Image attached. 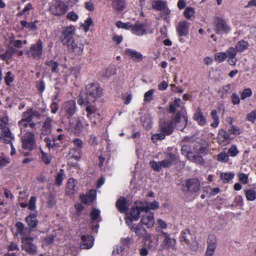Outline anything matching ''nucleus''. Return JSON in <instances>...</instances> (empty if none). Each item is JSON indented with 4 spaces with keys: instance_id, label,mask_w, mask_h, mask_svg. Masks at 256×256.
Masks as SVG:
<instances>
[{
    "instance_id": "nucleus-13",
    "label": "nucleus",
    "mask_w": 256,
    "mask_h": 256,
    "mask_svg": "<svg viewBox=\"0 0 256 256\" xmlns=\"http://www.w3.org/2000/svg\"><path fill=\"white\" fill-rule=\"evenodd\" d=\"M34 238L32 237L22 238V249L30 254L34 255L36 254V247L33 244Z\"/></svg>"
},
{
    "instance_id": "nucleus-4",
    "label": "nucleus",
    "mask_w": 256,
    "mask_h": 256,
    "mask_svg": "<svg viewBox=\"0 0 256 256\" xmlns=\"http://www.w3.org/2000/svg\"><path fill=\"white\" fill-rule=\"evenodd\" d=\"M86 98L94 102L100 98L103 94V89L100 84L96 82H92L86 86Z\"/></svg>"
},
{
    "instance_id": "nucleus-14",
    "label": "nucleus",
    "mask_w": 256,
    "mask_h": 256,
    "mask_svg": "<svg viewBox=\"0 0 256 256\" xmlns=\"http://www.w3.org/2000/svg\"><path fill=\"white\" fill-rule=\"evenodd\" d=\"M68 10V6L62 1H57L50 8L51 13L56 16L64 14Z\"/></svg>"
},
{
    "instance_id": "nucleus-52",
    "label": "nucleus",
    "mask_w": 256,
    "mask_h": 256,
    "mask_svg": "<svg viewBox=\"0 0 256 256\" xmlns=\"http://www.w3.org/2000/svg\"><path fill=\"white\" fill-rule=\"evenodd\" d=\"M100 216V210L96 208L92 209L90 213V217L92 221H95L98 219Z\"/></svg>"
},
{
    "instance_id": "nucleus-17",
    "label": "nucleus",
    "mask_w": 256,
    "mask_h": 256,
    "mask_svg": "<svg viewBox=\"0 0 256 256\" xmlns=\"http://www.w3.org/2000/svg\"><path fill=\"white\" fill-rule=\"evenodd\" d=\"M8 119L6 118H0V141L4 138H11V132L8 126Z\"/></svg>"
},
{
    "instance_id": "nucleus-1",
    "label": "nucleus",
    "mask_w": 256,
    "mask_h": 256,
    "mask_svg": "<svg viewBox=\"0 0 256 256\" xmlns=\"http://www.w3.org/2000/svg\"><path fill=\"white\" fill-rule=\"evenodd\" d=\"M182 102L180 98H175L174 102H170L168 112L169 114H174L175 116L171 118L170 122L174 126L180 122L181 118L184 116L186 112L185 108L182 106Z\"/></svg>"
},
{
    "instance_id": "nucleus-63",
    "label": "nucleus",
    "mask_w": 256,
    "mask_h": 256,
    "mask_svg": "<svg viewBox=\"0 0 256 256\" xmlns=\"http://www.w3.org/2000/svg\"><path fill=\"white\" fill-rule=\"evenodd\" d=\"M6 84L7 86H10V84L13 82L14 80V78L12 76V74L11 72L8 71L6 74V76L4 78Z\"/></svg>"
},
{
    "instance_id": "nucleus-55",
    "label": "nucleus",
    "mask_w": 256,
    "mask_h": 256,
    "mask_svg": "<svg viewBox=\"0 0 256 256\" xmlns=\"http://www.w3.org/2000/svg\"><path fill=\"white\" fill-rule=\"evenodd\" d=\"M238 51L236 50L234 47H230L226 51V58H232L234 57H236Z\"/></svg>"
},
{
    "instance_id": "nucleus-7",
    "label": "nucleus",
    "mask_w": 256,
    "mask_h": 256,
    "mask_svg": "<svg viewBox=\"0 0 256 256\" xmlns=\"http://www.w3.org/2000/svg\"><path fill=\"white\" fill-rule=\"evenodd\" d=\"M76 34V28L73 26H66L61 32L60 37V40L62 44L64 46L70 44L73 40L76 39L74 38Z\"/></svg>"
},
{
    "instance_id": "nucleus-35",
    "label": "nucleus",
    "mask_w": 256,
    "mask_h": 256,
    "mask_svg": "<svg viewBox=\"0 0 256 256\" xmlns=\"http://www.w3.org/2000/svg\"><path fill=\"white\" fill-rule=\"evenodd\" d=\"M152 8L158 11H162L166 7V2L162 0H156L152 2Z\"/></svg>"
},
{
    "instance_id": "nucleus-46",
    "label": "nucleus",
    "mask_w": 256,
    "mask_h": 256,
    "mask_svg": "<svg viewBox=\"0 0 256 256\" xmlns=\"http://www.w3.org/2000/svg\"><path fill=\"white\" fill-rule=\"evenodd\" d=\"M195 13L194 9L192 7H187L186 8L184 16L188 20H191Z\"/></svg>"
},
{
    "instance_id": "nucleus-8",
    "label": "nucleus",
    "mask_w": 256,
    "mask_h": 256,
    "mask_svg": "<svg viewBox=\"0 0 256 256\" xmlns=\"http://www.w3.org/2000/svg\"><path fill=\"white\" fill-rule=\"evenodd\" d=\"M76 106L74 100H70L63 102L61 112L68 119L72 118L76 112Z\"/></svg>"
},
{
    "instance_id": "nucleus-19",
    "label": "nucleus",
    "mask_w": 256,
    "mask_h": 256,
    "mask_svg": "<svg viewBox=\"0 0 256 256\" xmlns=\"http://www.w3.org/2000/svg\"><path fill=\"white\" fill-rule=\"evenodd\" d=\"M96 190L92 189L87 192L86 194L80 195V198L84 204L90 205L96 200Z\"/></svg>"
},
{
    "instance_id": "nucleus-58",
    "label": "nucleus",
    "mask_w": 256,
    "mask_h": 256,
    "mask_svg": "<svg viewBox=\"0 0 256 256\" xmlns=\"http://www.w3.org/2000/svg\"><path fill=\"white\" fill-rule=\"evenodd\" d=\"M92 24V20L90 17L84 20V24H82V26L85 32H87L89 30L90 27Z\"/></svg>"
},
{
    "instance_id": "nucleus-26",
    "label": "nucleus",
    "mask_w": 256,
    "mask_h": 256,
    "mask_svg": "<svg viewBox=\"0 0 256 256\" xmlns=\"http://www.w3.org/2000/svg\"><path fill=\"white\" fill-rule=\"evenodd\" d=\"M174 126L172 125V122H170V121H164L160 124V132H164L167 134V136L171 134L174 131Z\"/></svg>"
},
{
    "instance_id": "nucleus-15",
    "label": "nucleus",
    "mask_w": 256,
    "mask_h": 256,
    "mask_svg": "<svg viewBox=\"0 0 256 256\" xmlns=\"http://www.w3.org/2000/svg\"><path fill=\"white\" fill-rule=\"evenodd\" d=\"M186 190L191 194H195L200 189V180L196 178L188 179L185 182Z\"/></svg>"
},
{
    "instance_id": "nucleus-56",
    "label": "nucleus",
    "mask_w": 256,
    "mask_h": 256,
    "mask_svg": "<svg viewBox=\"0 0 256 256\" xmlns=\"http://www.w3.org/2000/svg\"><path fill=\"white\" fill-rule=\"evenodd\" d=\"M230 135L233 134L235 136H238L242 133L240 129L234 125L232 126L228 130Z\"/></svg>"
},
{
    "instance_id": "nucleus-47",
    "label": "nucleus",
    "mask_w": 256,
    "mask_h": 256,
    "mask_svg": "<svg viewBox=\"0 0 256 256\" xmlns=\"http://www.w3.org/2000/svg\"><path fill=\"white\" fill-rule=\"evenodd\" d=\"M226 58V54L225 52H220L214 54V59L219 63L223 62Z\"/></svg>"
},
{
    "instance_id": "nucleus-31",
    "label": "nucleus",
    "mask_w": 256,
    "mask_h": 256,
    "mask_svg": "<svg viewBox=\"0 0 256 256\" xmlns=\"http://www.w3.org/2000/svg\"><path fill=\"white\" fill-rule=\"evenodd\" d=\"M116 206L120 213L126 212L128 210L127 202L124 197L120 198L116 202Z\"/></svg>"
},
{
    "instance_id": "nucleus-32",
    "label": "nucleus",
    "mask_w": 256,
    "mask_h": 256,
    "mask_svg": "<svg viewBox=\"0 0 256 256\" xmlns=\"http://www.w3.org/2000/svg\"><path fill=\"white\" fill-rule=\"evenodd\" d=\"M180 242H184L186 244H190L192 240V234L189 229H186L182 230L180 234Z\"/></svg>"
},
{
    "instance_id": "nucleus-51",
    "label": "nucleus",
    "mask_w": 256,
    "mask_h": 256,
    "mask_svg": "<svg viewBox=\"0 0 256 256\" xmlns=\"http://www.w3.org/2000/svg\"><path fill=\"white\" fill-rule=\"evenodd\" d=\"M22 119L28 122H31L33 119L30 108L26 112H24L22 113Z\"/></svg>"
},
{
    "instance_id": "nucleus-44",
    "label": "nucleus",
    "mask_w": 256,
    "mask_h": 256,
    "mask_svg": "<svg viewBox=\"0 0 256 256\" xmlns=\"http://www.w3.org/2000/svg\"><path fill=\"white\" fill-rule=\"evenodd\" d=\"M245 194L248 200L254 201L256 199V191L254 190H246Z\"/></svg>"
},
{
    "instance_id": "nucleus-34",
    "label": "nucleus",
    "mask_w": 256,
    "mask_h": 256,
    "mask_svg": "<svg viewBox=\"0 0 256 256\" xmlns=\"http://www.w3.org/2000/svg\"><path fill=\"white\" fill-rule=\"evenodd\" d=\"M16 228V232L14 236H23L26 234V228L23 223L20 222H18L15 224Z\"/></svg>"
},
{
    "instance_id": "nucleus-64",
    "label": "nucleus",
    "mask_w": 256,
    "mask_h": 256,
    "mask_svg": "<svg viewBox=\"0 0 256 256\" xmlns=\"http://www.w3.org/2000/svg\"><path fill=\"white\" fill-rule=\"evenodd\" d=\"M246 120L252 122H254L256 120V110L252 111L246 116Z\"/></svg>"
},
{
    "instance_id": "nucleus-41",
    "label": "nucleus",
    "mask_w": 256,
    "mask_h": 256,
    "mask_svg": "<svg viewBox=\"0 0 256 256\" xmlns=\"http://www.w3.org/2000/svg\"><path fill=\"white\" fill-rule=\"evenodd\" d=\"M231 88L230 84H227L225 86H224L222 87L219 90L218 93L220 94V98L224 99L226 98L228 92Z\"/></svg>"
},
{
    "instance_id": "nucleus-60",
    "label": "nucleus",
    "mask_w": 256,
    "mask_h": 256,
    "mask_svg": "<svg viewBox=\"0 0 256 256\" xmlns=\"http://www.w3.org/2000/svg\"><path fill=\"white\" fill-rule=\"evenodd\" d=\"M63 174L64 170H63L61 169L60 172L56 174V178L55 184L56 185L60 186L62 184L63 180Z\"/></svg>"
},
{
    "instance_id": "nucleus-39",
    "label": "nucleus",
    "mask_w": 256,
    "mask_h": 256,
    "mask_svg": "<svg viewBox=\"0 0 256 256\" xmlns=\"http://www.w3.org/2000/svg\"><path fill=\"white\" fill-rule=\"evenodd\" d=\"M216 160L222 163H227L229 160V156L226 152H222L216 156Z\"/></svg>"
},
{
    "instance_id": "nucleus-22",
    "label": "nucleus",
    "mask_w": 256,
    "mask_h": 256,
    "mask_svg": "<svg viewBox=\"0 0 256 256\" xmlns=\"http://www.w3.org/2000/svg\"><path fill=\"white\" fill-rule=\"evenodd\" d=\"M146 23L136 22L134 25H132L131 30L132 34L138 36H142L146 33Z\"/></svg>"
},
{
    "instance_id": "nucleus-12",
    "label": "nucleus",
    "mask_w": 256,
    "mask_h": 256,
    "mask_svg": "<svg viewBox=\"0 0 256 256\" xmlns=\"http://www.w3.org/2000/svg\"><path fill=\"white\" fill-rule=\"evenodd\" d=\"M68 51L75 56H81L84 52V44L80 38H76L67 46Z\"/></svg>"
},
{
    "instance_id": "nucleus-48",
    "label": "nucleus",
    "mask_w": 256,
    "mask_h": 256,
    "mask_svg": "<svg viewBox=\"0 0 256 256\" xmlns=\"http://www.w3.org/2000/svg\"><path fill=\"white\" fill-rule=\"evenodd\" d=\"M14 139V136H11V138H4L2 142L6 144H10L11 148L10 154L14 156L16 154V150L12 144V140Z\"/></svg>"
},
{
    "instance_id": "nucleus-49",
    "label": "nucleus",
    "mask_w": 256,
    "mask_h": 256,
    "mask_svg": "<svg viewBox=\"0 0 256 256\" xmlns=\"http://www.w3.org/2000/svg\"><path fill=\"white\" fill-rule=\"evenodd\" d=\"M58 94L54 96V98L52 99V102L50 104V112L52 114H55L57 112L58 110V102L55 101L57 99Z\"/></svg>"
},
{
    "instance_id": "nucleus-36",
    "label": "nucleus",
    "mask_w": 256,
    "mask_h": 256,
    "mask_svg": "<svg viewBox=\"0 0 256 256\" xmlns=\"http://www.w3.org/2000/svg\"><path fill=\"white\" fill-rule=\"evenodd\" d=\"M82 154V150L80 148H73L70 151V155L72 158L78 161L79 160Z\"/></svg>"
},
{
    "instance_id": "nucleus-16",
    "label": "nucleus",
    "mask_w": 256,
    "mask_h": 256,
    "mask_svg": "<svg viewBox=\"0 0 256 256\" xmlns=\"http://www.w3.org/2000/svg\"><path fill=\"white\" fill-rule=\"evenodd\" d=\"M232 138L228 130L227 132L224 129L219 130L217 139L218 144L221 146H226L229 144Z\"/></svg>"
},
{
    "instance_id": "nucleus-50",
    "label": "nucleus",
    "mask_w": 256,
    "mask_h": 256,
    "mask_svg": "<svg viewBox=\"0 0 256 256\" xmlns=\"http://www.w3.org/2000/svg\"><path fill=\"white\" fill-rule=\"evenodd\" d=\"M252 92L250 88H244L240 94V99L244 100L252 96Z\"/></svg>"
},
{
    "instance_id": "nucleus-27",
    "label": "nucleus",
    "mask_w": 256,
    "mask_h": 256,
    "mask_svg": "<svg viewBox=\"0 0 256 256\" xmlns=\"http://www.w3.org/2000/svg\"><path fill=\"white\" fill-rule=\"evenodd\" d=\"M52 119L47 117L42 124L41 132L42 134L48 135L52 132Z\"/></svg>"
},
{
    "instance_id": "nucleus-53",
    "label": "nucleus",
    "mask_w": 256,
    "mask_h": 256,
    "mask_svg": "<svg viewBox=\"0 0 256 256\" xmlns=\"http://www.w3.org/2000/svg\"><path fill=\"white\" fill-rule=\"evenodd\" d=\"M116 26L119 28H121L125 30H130V28L132 29V24L130 22L124 23L121 21H118L116 22Z\"/></svg>"
},
{
    "instance_id": "nucleus-28",
    "label": "nucleus",
    "mask_w": 256,
    "mask_h": 256,
    "mask_svg": "<svg viewBox=\"0 0 256 256\" xmlns=\"http://www.w3.org/2000/svg\"><path fill=\"white\" fill-rule=\"evenodd\" d=\"M160 236L164 238L162 244L165 248H168L170 247H172L174 246L176 244V240L174 238H170L169 234L162 231Z\"/></svg>"
},
{
    "instance_id": "nucleus-2",
    "label": "nucleus",
    "mask_w": 256,
    "mask_h": 256,
    "mask_svg": "<svg viewBox=\"0 0 256 256\" xmlns=\"http://www.w3.org/2000/svg\"><path fill=\"white\" fill-rule=\"evenodd\" d=\"M166 158L160 162L152 160L150 162L151 168L156 172H160L162 168H168L172 164H176L180 161L179 156L172 152L166 154Z\"/></svg>"
},
{
    "instance_id": "nucleus-11",
    "label": "nucleus",
    "mask_w": 256,
    "mask_h": 256,
    "mask_svg": "<svg viewBox=\"0 0 256 256\" xmlns=\"http://www.w3.org/2000/svg\"><path fill=\"white\" fill-rule=\"evenodd\" d=\"M22 142L24 149L32 150L36 148L35 136L32 132H26L22 138Z\"/></svg>"
},
{
    "instance_id": "nucleus-24",
    "label": "nucleus",
    "mask_w": 256,
    "mask_h": 256,
    "mask_svg": "<svg viewBox=\"0 0 256 256\" xmlns=\"http://www.w3.org/2000/svg\"><path fill=\"white\" fill-rule=\"evenodd\" d=\"M82 244L80 245V248L83 249H90L94 245V238L92 235H82L81 236Z\"/></svg>"
},
{
    "instance_id": "nucleus-61",
    "label": "nucleus",
    "mask_w": 256,
    "mask_h": 256,
    "mask_svg": "<svg viewBox=\"0 0 256 256\" xmlns=\"http://www.w3.org/2000/svg\"><path fill=\"white\" fill-rule=\"evenodd\" d=\"M66 18L72 22H76L78 19V16L74 12L72 11L68 13Z\"/></svg>"
},
{
    "instance_id": "nucleus-57",
    "label": "nucleus",
    "mask_w": 256,
    "mask_h": 256,
    "mask_svg": "<svg viewBox=\"0 0 256 256\" xmlns=\"http://www.w3.org/2000/svg\"><path fill=\"white\" fill-rule=\"evenodd\" d=\"M154 89H151L146 92L144 94V100L146 102H150L152 100V95L154 92Z\"/></svg>"
},
{
    "instance_id": "nucleus-37",
    "label": "nucleus",
    "mask_w": 256,
    "mask_h": 256,
    "mask_svg": "<svg viewBox=\"0 0 256 256\" xmlns=\"http://www.w3.org/2000/svg\"><path fill=\"white\" fill-rule=\"evenodd\" d=\"M249 44L248 42L241 40L236 44L235 48L238 52L242 53L246 50Z\"/></svg>"
},
{
    "instance_id": "nucleus-38",
    "label": "nucleus",
    "mask_w": 256,
    "mask_h": 256,
    "mask_svg": "<svg viewBox=\"0 0 256 256\" xmlns=\"http://www.w3.org/2000/svg\"><path fill=\"white\" fill-rule=\"evenodd\" d=\"M15 52L16 50L12 47L8 48L4 53L0 54V59L3 60H8L12 56Z\"/></svg>"
},
{
    "instance_id": "nucleus-6",
    "label": "nucleus",
    "mask_w": 256,
    "mask_h": 256,
    "mask_svg": "<svg viewBox=\"0 0 256 256\" xmlns=\"http://www.w3.org/2000/svg\"><path fill=\"white\" fill-rule=\"evenodd\" d=\"M144 208L140 203L138 206L133 205L129 212L126 214V218H125L126 225H130L134 221L138 220L144 212Z\"/></svg>"
},
{
    "instance_id": "nucleus-29",
    "label": "nucleus",
    "mask_w": 256,
    "mask_h": 256,
    "mask_svg": "<svg viewBox=\"0 0 256 256\" xmlns=\"http://www.w3.org/2000/svg\"><path fill=\"white\" fill-rule=\"evenodd\" d=\"M38 214L36 212L30 214L26 218V222L27 224L30 228H36L38 224V221L37 220Z\"/></svg>"
},
{
    "instance_id": "nucleus-21",
    "label": "nucleus",
    "mask_w": 256,
    "mask_h": 256,
    "mask_svg": "<svg viewBox=\"0 0 256 256\" xmlns=\"http://www.w3.org/2000/svg\"><path fill=\"white\" fill-rule=\"evenodd\" d=\"M124 53L126 55L134 62H140L144 58L142 54L140 52L133 49L126 48L124 50Z\"/></svg>"
},
{
    "instance_id": "nucleus-54",
    "label": "nucleus",
    "mask_w": 256,
    "mask_h": 256,
    "mask_svg": "<svg viewBox=\"0 0 256 256\" xmlns=\"http://www.w3.org/2000/svg\"><path fill=\"white\" fill-rule=\"evenodd\" d=\"M217 244H208L205 256H213Z\"/></svg>"
},
{
    "instance_id": "nucleus-23",
    "label": "nucleus",
    "mask_w": 256,
    "mask_h": 256,
    "mask_svg": "<svg viewBox=\"0 0 256 256\" xmlns=\"http://www.w3.org/2000/svg\"><path fill=\"white\" fill-rule=\"evenodd\" d=\"M130 230L134 232L136 234L139 236L140 238L145 236L146 230L145 228L140 224H133L132 223L130 225H127Z\"/></svg>"
},
{
    "instance_id": "nucleus-10",
    "label": "nucleus",
    "mask_w": 256,
    "mask_h": 256,
    "mask_svg": "<svg viewBox=\"0 0 256 256\" xmlns=\"http://www.w3.org/2000/svg\"><path fill=\"white\" fill-rule=\"evenodd\" d=\"M190 23L186 20L180 22L176 26V31L178 36L179 41L184 42L182 37H186L188 35Z\"/></svg>"
},
{
    "instance_id": "nucleus-5",
    "label": "nucleus",
    "mask_w": 256,
    "mask_h": 256,
    "mask_svg": "<svg viewBox=\"0 0 256 256\" xmlns=\"http://www.w3.org/2000/svg\"><path fill=\"white\" fill-rule=\"evenodd\" d=\"M43 53V42L40 39L38 40L36 43L32 44L26 50V55L29 58L38 60H40Z\"/></svg>"
},
{
    "instance_id": "nucleus-30",
    "label": "nucleus",
    "mask_w": 256,
    "mask_h": 256,
    "mask_svg": "<svg viewBox=\"0 0 256 256\" xmlns=\"http://www.w3.org/2000/svg\"><path fill=\"white\" fill-rule=\"evenodd\" d=\"M112 7L116 12H122L126 8V0H112Z\"/></svg>"
},
{
    "instance_id": "nucleus-20",
    "label": "nucleus",
    "mask_w": 256,
    "mask_h": 256,
    "mask_svg": "<svg viewBox=\"0 0 256 256\" xmlns=\"http://www.w3.org/2000/svg\"><path fill=\"white\" fill-rule=\"evenodd\" d=\"M140 222L148 228H151L154 224V213L151 212H144L142 215Z\"/></svg>"
},
{
    "instance_id": "nucleus-33",
    "label": "nucleus",
    "mask_w": 256,
    "mask_h": 256,
    "mask_svg": "<svg viewBox=\"0 0 256 256\" xmlns=\"http://www.w3.org/2000/svg\"><path fill=\"white\" fill-rule=\"evenodd\" d=\"M143 208H144V212H150V210H155L159 208V204L156 201L153 202H145L144 204L142 202H140Z\"/></svg>"
},
{
    "instance_id": "nucleus-62",
    "label": "nucleus",
    "mask_w": 256,
    "mask_h": 256,
    "mask_svg": "<svg viewBox=\"0 0 256 256\" xmlns=\"http://www.w3.org/2000/svg\"><path fill=\"white\" fill-rule=\"evenodd\" d=\"M234 177V174L231 172L222 173L220 175L221 179L222 180H226L227 182L232 180Z\"/></svg>"
},
{
    "instance_id": "nucleus-45",
    "label": "nucleus",
    "mask_w": 256,
    "mask_h": 256,
    "mask_svg": "<svg viewBox=\"0 0 256 256\" xmlns=\"http://www.w3.org/2000/svg\"><path fill=\"white\" fill-rule=\"evenodd\" d=\"M46 65L50 66L51 71L52 72H58V67L60 64L57 62L54 61V60H51L49 62H46Z\"/></svg>"
},
{
    "instance_id": "nucleus-9",
    "label": "nucleus",
    "mask_w": 256,
    "mask_h": 256,
    "mask_svg": "<svg viewBox=\"0 0 256 256\" xmlns=\"http://www.w3.org/2000/svg\"><path fill=\"white\" fill-rule=\"evenodd\" d=\"M86 116L91 122L96 124L100 121V113L96 105L88 104L86 107Z\"/></svg>"
},
{
    "instance_id": "nucleus-43",
    "label": "nucleus",
    "mask_w": 256,
    "mask_h": 256,
    "mask_svg": "<svg viewBox=\"0 0 256 256\" xmlns=\"http://www.w3.org/2000/svg\"><path fill=\"white\" fill-rule=\"evenodd\" d=\"M40 152L41 154V160L46 164H49L51 162L52 156L44 152V150L40 148Z\"/></svg>"
},
{
    "instance_id": "nucleus-40",
    "label": "nucleus",
    "mask_w": 256,
    "mask_h": 256,
    "mask_svg": "<svg viewBox=\"0 0 256 256\" xmlns=\"http://www.w3.org/2000/svg\"><path fill=\"white\" fill-rule=\"evenodd\" d=\"M210 116L214 120V122L211 124L210 126L212 128H216L218 126L220 122L217 110H212L210 112Z\"/></svg>"
},
{
    "instance_id": "nucleus-42",
    "label": "nucleus",
    "mask_w": 256,
    "mask_h": 256,
    "mask_svg": "<svg viewBox=\"0 0 256 256\" xmlns=\"http://www.w3.org/2000/svg\"><path fill=\"white\" fill-rule=\"evenodd\" d=\"M76 183L77 182L73 178H69L68 182L67 183L66 187V188L68 190V192L72 193L73 192L76 190Z\"/></svg>"
},
{
    "instance_id": "nucleus-25",
    "label": "nucleus",
    "mask_w": 256,
    "mask_h": 256,
    "mask_svg": "<svg viewBox=\"0 0 256 256\" xmlns=\"http://www.w3.org/2000/svg\"><path fill=\"white\" fill-rule=\"evenodd\" d=\"M194 120L197 122L198 126H204L206 124V117L203 115V114L200 108H198L196 112L193 116Z\"/></svg>"
},
{
    "instance_id": "nucleus-59",
    "label": "nucleus",
    "mask_w": 256,
    "mask_h": 256,
    "mask_svg": "<svg viewBox=\"0 0 256 256\" xmlns=\"http://www.w3.org/2000/svg\"><path fill=\"white\" fill-rule=\"evenodd\" d=\"M227 154H228V156H232V157L236 156L238 154V151L237 149L236 146V145L232 146L228 149Z\"/></svg>"
},
{
    "instance_id": "nucleus-3",
    "label": "nucleus",
    "mask_w": 256,
    "mask_h": 256,
    "mask_svg": "<svg viewBox=\"0 0 256 256\" xmlns=\"http://www.w3.org/2000/svg\"><path fill=\"white\" fill-rule=\"evenodd\" d=\"M68 120V122L67 125L68 130L78 136L81 134L84 128L88 129L89 126L88 122L86 120L84 122V124H82L80 117L71 118Z\"/></svg>"
},
{
    "instance_id": "nucleus-18",
    "label": "nucleus",
    "mask_w": 256,
    "mask_h": 256,
    "mask_svg": "<svg viewBox=\"0 0 256 256\" xmlns=\"http://www.w3.org/2000/svg\"><path fill=\"white\" fill-rule=\"evenodd\" d=\"M230 30L226 21L222 18H217L216 21L215 31L217 34L228 33Z\"/></svg>"
}]
</instances>
